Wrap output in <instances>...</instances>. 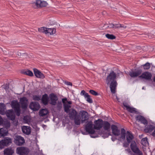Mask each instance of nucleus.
<instances>
[{
    "label": "nucleus",
    "instance_id": "1",
    "mask_svg": "<svg viewBox=\"0 0 155 155\" xmlns=\"http://www.w3.org/2000/svg\"><path fill=\"white\" fill-rule=\"evenodd\" d=\"M12 107L14 109L17 116L20 115L21 113L20 105L17 101H13L11 102Z\"/></svg>",
    "mask_w": 155,
    "mask_h": 155
},
{
    "label": "nucleus",
    "instance_id": "2",
    "mask_svg": "<svg viewBox=\"0 0 155 155\" xmlns=\"http://www.w3.org/2000/svg\"><path fill=\"white\" fill-rule=\"evenodd\" d=\"M19 103L22 109L26 110L28 107V100L25 97L20 98Z\"/></svg>",
    "mask_w": 155,
    "mask_h": 155
},
{
    "label": "nucleus",
    "instance_id": "3",
    "mask_svg": "<svg viewBox=\"0 0 155 155\" xmlns=\"http://www.w3.org/2000/svg\"><path fill=\"white\" fill-rule=\"evenodd\" d=\"M14 142L17 145L21 146L25 143V140L21 136L17 135L15 137Z\"/></svg>",
    "mask_w": 155,
    "mask_h": 155
},
{
    "label": "nucleus",
    "instance_id": "4",
    "mask_svg": "<svg viewBox=\"0 0 155 155\" xmlns=\"http://www.w3.org/2000/svg\"><path fill=\"white\" fill-rule=\"evenodd\" d=\"M16 151L17 154L20 155H27L29 152L28 149L22 147H17Z\"/></svg>",
    "mask_w": 155,
    "mask_h": 155
},
{
    "label": "nucleus",
    "instance_id": "5",
    "mask_svg": "<svg viewBox=\"0 0 155 155\" xmlns=\"http://www.w3.org/2000/svg\"><path fill=\"white\" fill-rule=\"evenodd\" d=\"M93 124L91 120L89 121L87 123L85 127V130L87 132H88L91 134H93L95 132V130L93 128Z\"/></svg>",
    "mask_w": 155,
    "mask_h": 155
},
{
    "label": "nucleus",
    "instance_id": "6",
    "mask_svg": "<svg viewBox=\"0 0 155 155\" xmlns=\"http://www.w3.org/2000/svg\"><path fill=\"white\" fill-rule=\"evenodd\" d=\"M29 107L33 111H36L39 109L40 107L39 103L38 102L32 101L30 103Z\"/></svg>",
    "mask_w": 155,
    "mask_h": 155
},
{
    "label": "nucleus",
    "instance_id": "7",
    "mask_svg": "<svg viewBox=\"0 0 155 155\" xmlns=\"http://www.w3.org/2000/svg\"><path fill=\"white\" fill-rule=\"evenodd\" d=\"M103 121L101 119H99L94 122V128L97 130H100L103 126Z\"/></svg>",
    "mask_w": 155,
    "mask_h": 155
},
{
    "label": "nucleus",
    "instance_id": "8",
    "mask_svg": "<svg viewBox=\"0 0 155 155\" xmlns=\"http://www.w3.org/2000/svg\"><path fill=\"white\" fill-rule=\"evenodd\" d=\"M80 114L81 116L80 118L82 123H83L88 119L89 117L88 113L87 111L83 110L80 112Z\"/></svg>",
    "mask_w": 155,
    "mask_h": 155
},
{
    "label": "nucleus",
    "instance_id": "9",
    "mask_svg": "<svg viewBox=\"0 0 155 155\" xmlns=\"http://www.w3.org/2000/svg\"><path fill=\"white\" fill-rule=\"evenodd\" d=\"M116 75L114 71H112L107 76L106 81L107 84H109L111 81L115 80Z\"/></svg>",
    "mask_w": 155,
    "mask_h": 155
},
{
    "label": "nucleus",
    "instance_id": "10",
    "mask_svg": "<svg viewBox=\"0 0 155 155\" xmlns=\"http://www.w3.org/2000/svg\"><path fill=\"white\" fill-rule=\"evenodd\" d=\"M135 119L138 122H140L141 123L145 125H147L148 124V121L143 116L141 115H138L136 116Z\"/></svg>",
    "mask_w": 155,
    "mask_h": 155
},
{
    "label": "nucleus",
    "instance_id": "11",
    "mask_svg": "<svg viewBox=\"0 0 155 155\" xmlns=\"http://www.w3.org/2000/svg\"><path fill=\"white\" fill-rule=\"evenodd\" d=\"M50 104L53 105H55L57 104L58 100L57 96L54 93H51L50 95Z\"/></svg>",
    "mask_w": 155,
    "mask_h": 155
},
{
    "label": "nucleus",
    "instance_id": "12",
    "mask_svg": "<svg viewBox=\"0 0 155 155\" xmlns=\"http://www.w3.org/2000/svg\"><path fill=\"white\" fill-rule=\"evenodd\" d=\"M8 118L12 120H14L15 118V116L12 110H9L6 112H5Z\"/></svg>",
    "mask_w": 155,
    "mask_h": 155
},
{
    "label": "nucleus",
    "instance_id": "13",
    "mask_svg": "<svg viewBox=\"0 0 155 155\" xmlns=\"http://www.w3.org/2000/svg\"><path fill=\"white\" fill-rule=\"evenodd\" d=\"M67 101L66 98H62V102L63 104L64 110L66 113H68L71 110L70 108L71 107L70 105H69L66 104L65 101Z\"/></svg>",
    "mask_w": 155,
    "mask_h": 155
},
{
    "label": "nucleus",
    "instance_id": "14",
    "mask_svg": "<svg viewBox=\"0 0 155 155\" xmlns=\"http://www.w3.org/2000/svg\"><path fill=\"white\" fill-rule=\"evenodd\" d=\"M112 133L115 136H118L120 134V130L118 129L117 127L115 125H112L111 126Z\"/></svg>",
    "mask_w": 155,
    "mask_h": 155
},
{
    "label": "nucleus",
    "instance_id": "15",
    "mask_svg": "<svg viewBox=\"0 0 155 155\" xmlns=\"http://www.w3.org/2000/svg\"><path fill=\"white\" fill-rule=\"evenodd\" d=\"M142 71L141 69L138 70L136 71H132L129 72V75L133 78H134L139 76L141 74Z\"/></svg>",
    "mask_w": 155,
    "mask_h": 155
},
{
    "label": "nucleus",
    "instance_id": "16",
    "mask_svg": "<svg viewBox=\"0 0 155 155\" xmlns=\"http://www.w3.org/2000/svg\"><path fill=\"white\" fill-rule=\"evenodd\" d=\"M117 85V83L116 80L111 81L110 87L111 91L112 93L114 94L115 93Z\"/></svg>",
    "mask_w": 155,
    "mask_h": 155
},
{
    "label": "nucleus",
    "instance_id": "17",
    "mask_svg": "<svg viewBox=\"0 0 155 155\" xmlns=\"http://www.w3.org/2000/svg\"><path fill=\"white\" fill-rule=\"evenodd\" d=\"M41 102L45 105L48 104L49 101V98L47 94H45L42 95V98H41Z\"/></svg>",
    "mask_w": 155,
    "mask_h": 155
},
{
    "label": "nucleus",
    "instance_id": "18",
    "mask_svg": "<svg viewBox=\"0 0 155 155\" xmlns=\"http://www.w3.org/2000/svg\"><path fill=\"white\" fill-rule=\"evenodd\" d=\"M152 75L151 73L147 71L143 73L140 76V78L145 79L147 80H150L151 79Z\"/></svg>",
    "mask_w": 155,
    "mask_h": 155
},
{
    "label": "nucleus",
    "instance_id": "19",
    "mask_svg": "<svg viewBox=\"0 0 155 155\" xmlns=\"http://www.w3.org/2000/svg\"><path fill=\"white\" fill-rule=\"evenodd\" d=\"M33 71L35 76L37 78L42 79L45 78L44 74L37 69L34 68Z\"/></svg>",
    "mask_w": 155,
    "mask_h": 155
},
{
    "label": "nucleus",
    "instance_id": "20",
    "mask_svg": "<svg viewBox=\"0 0 155 155\" xmlns=\"http://www.w3.org/2000/svg\"><path fill=\"white\" fill-rule=\"evenodd\" d=\"M68 117L71 120H73L74 117L77 116V112L76 110L74 109H72L68 113Z\"/></svg>",
    "mask_w": 155,
    "mask_h": 155
},
{
    "label": "nucleus",
    "instance_id": "21",
    "mask_svg": "<svg viewBox=\"0 0 155 155\" xmlns=\"http://www.w3.org/2000/svg\"><path fill=\"white\" fill-rule=\"evenodd\" d=\"M2 140L5 147H8L12 143V139L9 137H5Z\"/></svg>",
    "mask_w": 155,
    "mask_h": 155
},
{
    "label": "nucleus",
    "instance_id": "22",
    "mask_svg": "<svg viewBox=\"0 0 155 155\" xmlns=\"http://www.w3.org/2000/svg\"><path fill=\"white\" fill-rule=\"evenodd\" d=\"M123 106L126 108L127 110L131 113H136L137 111L136 109L134 107H131L127 105L126 103H123Z\"/></svg>",
    "mask_w": 155,
    "mask_h": 155
},
{
    "label": "nucleus",
    "instance_id": "23",
    "mask_svg": "<svg viewBox=\"0 0 155 155\" xmlns=\"http://www.w3.org/2000/svg\"><path fill=\"white\" fill-rule=\"evenodd\" d=\"M126 140L128 143H130L134 138V136L130 132L127 131L126 132Z\"/></svg>",
    "mask_w": 155,
    "mask_h": 155
},
{
    "label": "nucleus",
    "instance_id": "24",
    "mask_svg": "<svg viewBox=\"0 0 155 155\" xmlns=\"http://www.w3.org/2000/svg\"><path fill=\"white\" fill-rule=\"evenodd\" d=\"M22 130L23 133L26 135H29L31 132V127L27 126H23L22 127Z\"/></svg>",
    "mask_w": 155,
    "mask_h": 155
},
{
    "label": "nucleus",
    "instance_id": "25",
    "mask_svg": "<svg viewBox=\"0 0 155 155\" xmlns=\"http://www.w3.org/2000/svg\"><path fill=\"white\" fill-rule=\"evenodd\" d=\"M155 128V125L150 124L146 126L145 128L144 129V131L147 133H150Z\"/></svg>",
    "mask_w": 155,
    "mask_h": 155
},
{
    "label": "nucleus",
    "instance_id": "26",
    "mask_svg": "<svg viewBox=\"0 0 155 155\" xmlns=\"http://www.w3.org/2000/svg\"><path fill=\"white\" fill-rule=\"evenodd\" d=\"M14 152V150L12 148H7L4 150V155H12Z\"/></svg>",
    "mask_w": 155,
    "mask_h": 155
},
{
    "label": "nucleus",
    "instance_id": "27",
    "mask_svg": "<svg viewBox=\"0 0 155 155\" xmlns=\"http://www.w3.org/2000/svg\"><path fill=\"white\" fill-rule=\"evenodd\" d=\"M8 130L6 128H0V137L8 135Z\"/></svg>",
    "mask_w": 155,
    "mask_h": 155
},
{
    "label": "nucleus",
    "instance_id": "28",
    "mask_svg": "<svg viewBox=\"0 0 155 155\" xmlns=\"http://www.w3.org/2000/svg\"><path fill=\"white\" fill-rule=\"evenodd\" d=\"M6 109V106L4 104L0 103V114L2 115H4L5 114V110Z\"/></svg>",
    "mask_w": 155,
    "mask_h": 155
},
{
    "label": "nucleus",
    "instance_id": "29",
    "mask_svg": "<svg viewBox=\"0 0 155 155\" xmlns=\"http://www.w3.org/2000/svg\"><path fill=\"white\" fill-rule=\"evenodd\" d=\"M48 113V111L47 109H42L39 112V114L41 117H44Z\"/></svg>",
    "mask_w": 155,
    "mask_h": 155
},
{
    "label": "nucleus",
    "instance_id": "30",
    "mask_svg": "<svg viewBox=\"0 0 155 155\" xmlns=\"http://www.w3.org/2000/svg\"><path fill=\"white\" fill-rule=\"evenodd\" d=\"M103 126L104 129L105 130H108L110 127V124L107 121H104L103 122Z\"/></svg>",
    "mask_w": 155,
    "mask_h": 155
},
{
    "label": "nucleus",
    "instance_id": "31",
    "mask_svg": "<svg viewBox=\"0 0 155 155\" xmlns=\"http://www.w3.org/2000/svg\"><path fill=\"white\" fill-rule=\"evenodd\" d=\"M126 135V132L124 128L121 129V136L120 138L121 139L123 140H124L125 139Z\"/></svg>",
    "mask_w": 155,
    "mask_h": 155
},
{
    "label": "nucleus",
    "instance_id": "32",
    "mask_svg": "<svg viewBox=\"0 0 155 155\" xmlns=\"http://www.w3.org/2000/svg\"><path fill=\"white\" fill-rule=\"evenodd\" d=\"M74 122L75 124L77 125H79L80 124V116L78 115L74 118Z\"/></svg>",
    "mask_w": 155,
    "mask_h": 155
},
{
    "label": "nucleus",
    "instance_id": "33",
    "mask_svg": "<svg viewBox=\"0 0 155 155\" xmlns=\"http://www.w3.org/2000/svg\"><path fill=\"white\" fill-rule=\"evenodd\" d=\"M47 31L48 34H49L50 35H52L55 34L56 32V29L55 28H47Z\"/></svg>",
    "mask_w": 155,
    "mask_h": 155
},
{
    "label": "nucleus",
    "instance_id": "34",
    "mask_svg": "<svg viewBox=\"0 0 155 155\" xmlns=\"http://www.w3.org/2000/svg\"><path fill=\"white\" fill-rule=\"evenodd\" d=\"M38 31L41 32L43 33L46 34H48L47 31V28L45 27H42L41 28H38Z\"/></svg>",
    "mask_w": 155,
    "mask_h": 155
},
{
    "label": "nucleus",
    "instance_id": "35",
    "mask_svg": "<svg viewBox=\"0 0 155 155\" xmlns=\"http://www.w3.org/2000/svg\"><path fill=\"white\" fill-rule=\"evenodd\" d=\"M23 73L25 75L31 77L33 76V74L32 71L29 70H28L26 71H24Z\"/></svg>",
    "mask_w": 155,
    "mask_h": 155
},
{
    "label": "nucleus",
    "instance_id": "36",
    "mask_svg": "<svg viewBox=\"0 0 155 155\" xmlns=\"http://www.w3.org/2000/svg\"><path fill=\"white\" fill-rule=\"evenodd\" d=\"M85 98H86V100L90 103H93V101L92 99L91 98V96L88 94H86V96L84 97Z\"/></svg>",
    "mask_w": 155,
    "mask_h": 155
},
{
    "label": "nucleus",
    "instance_id": "37",
    "mask_svg": "<svg viewBox=\"0 0 155 155\" xmlns=\"http://www.w3.org/2000/svg\"><path fill=\"white\" fill-rule=\"evenodd\" d=\"M141 144L143 146H146L147 144L148 143L147 138L145 137L143 138L141 141Z\"/></svg>",
    "mask_w": 155,
    "mask_h": 155
},
{
    "label": "nucleus",
    "instance_id": "38",
    "mask_svg": "<svg viewBox=\"0 0 155 155\" xmlns=\"http://www.w3.org/2000/svg\"><path fill=\"white\" fill-rule=\"evenodd\" d=\"M41 96L39 95H34L33 96V100L35 101H39L41 100Z\"/></svg>",
    "mask_w": 155,
    "mask_h": 155
},
{
    "label": "nucleus",
    "instance_id": "39",
    "mask_svg": "<svg viewBox=\"0 0 155 155\" xmlns=\"http://www.w3.org/2000/svg\"><path fill=\"white\" fill-rule=\"evenodd\" d=\"M105 36L108 39L110 40H113L116 38V37L112 34H107Z\"/></svg>",
    "mask_w": 155,
    "mask_h": 155
},
{
    "label": "nucleus",
    "instance_id": "40",
    "mask_svg": "<svg viewBox=\"0 0 155 155\" xmlns=\"http://www.w3.org/2000/svg\"><path fill=\"white\" fill-rule=\"evenodd\" d=\"M142 66H143V69L144 70H148L149 69L150 67V64L148 62L146 63L144 65H142L141 67Z\"/></svg>",
    "mask_w": 155,
    "mask_h": 155
},
{
    "label": "nucleus",
    "instance_id": "41",
    "mask_svg": "<svg viewBox=\"0 0 155 155\" xmlns=\"http://www.w3.org/2000/svg\"><path fill=\"white\" fill-rule=\"evenodd\" d=\"M131 149L132 151L135 153H138L140 151V150L137 147H136L134 148H132Z\"/></svg>",
    "mask_w": 155,
    "mask_h": 155
},
{
    "label": "nucleus",
    "instance_id": "42",
    "mask_svg": "<svg viewBox=\"0 0 155 155\" xmlns=\"http://www.w3.org/2000/svg\"><path fill=\"white\" fill-rule=\"evenodd\" d=\"M131 149L132 151L135 153H138L140 151V150L137 147H136L134 148H132Z\"/></svg>",
    "mask_w": 155,
    "mask_h": 155
},
{
    "label": "nucleus",
    "instance_id": "43",
    "mask_svg": "<svg viewBox=\"0 0 155 155\" xmlns=\"http://www.w3.org/2000/svg\"><path fill=\"white\" fill-rule=\"evenodd\" d=\"M89 92L92 94L94 96L98 95L99 94L98 93L93 90H90L89 91Z\"/></svg>",
    "mask_w": 155,
    "mask_h": 155
},
{
    "label": "nucleus",
    "instance_id": "44",
    "mask_svg": "<svg viewBox=\"0 0 155 155\" xmlns=\"http://www.w3.org/2000/svg\"><path fill=\"white\" fill-rule=\"evenodd\" d=\"M23 120L25 123H27L30 122V120L27 116H24L23 118Z\"/></svg>",
    "mask_w": 155,
    "mask_h": 155
},
{
    "label": "nucleus",
    "instance_id": "45",
    "mask_svg": "<svg viewBox=\"0 0 155 155\" xmlns=\"http://www.w3.org/2000/svg\"><path fill=\"white\" fill-rule=\"evenodd\" d=\"M130 148H134L135 147H137V144L136 142L134 141H132V142H130Z\"/></svg>",
    "mask_w": 155,
    "mask_h": 155
},
{
    "label": "nucleus",
    "instance_id": "46",
    "mask_svg": "<svg viewBox=\"0 0 155 155\" xmlns=\"http://www.w3.org/2000/svg\"><path fill=\"white\" fill-rule=\"evenodd\" d=\"M48 5V3L46 1H41V5L40 7H45Z\"/></svg>",
    "mask_w": 155,
    "mask_h": 155
},
{
    "label": "nucleus",
    "instance_id": "47",
    "mask_svg": "<svg viewBox=\"0 0 155 155\" xmlns=\"http://www.w3.org/2000/svg\"><path fill=\"white\" fill-rule=\"evenodd\" d=\"M41 3V0H37L35 3L37 7H40Z\"/></svg>",
    "mask_w": 155,
    "mask_h": 155
},
{
    "label": "nucleus",
    "instance_id": "48",
    "mask_svg": "<svg viewBox=\"0 0 155 155\" xmlns=\"http://www.w3.org/2000/svg\"><path fill=\"white\" fill-rule=\"evenodd\" d=\"M5 147L2 140H1L0 141V150H2Z\"/></svg>",
    "mask_w": 155,
    "mask_h": 155
},
{
    "label": "nucleus",
    "instance_id": "49",
    "mask_svg": "<svg viewBox=\"0 0 155 155\" xmlns=\"http://www.w3.org/2000/svg\"><path fill=\"white\" fill-rule=\"evenodd\" d=\"M122 27V25L121 24H115L114 25V28H120Z\"/></svg>",
    "mask_w": 155,
    "mask_h": 155
},
{
    "label": "nucleus",
    "instance_id": "50",
    "mask_svg": "<svg viewBox=\"0 0 155 155\" xmlns=\"http://www.w3.org/2000/svg\"><path fill=\"white\" fill-rule=\"evenodd\" d=\"M130 143H128V142H124L123 144V146L125 147H127L129 146Z\"/></svg>",
    "mask_w": 155,
    "mask_h": 155
},
{
    "label": "nucleus",
    "instance_id": "51",
    "mask_svg": "<svg viewBox=\"0 0 155 155\" xmlns=\"http://www.w3.org/2000/svg\"><path fill=\"white\" fill-rule=\"evenodd\" d=\"M5 128H6L8 130V129L9 128L10 126V123L8 122H6V123H5Z\"/></svg>",
    "mask_w": 155,
    "mask_h": 155
},
{
    "label": "nucleus",
    "instance_id": "52",
    "mask_svg": "<svg viewBox=\"0 0 155 155\" xmlns=\"http://www.w3.org/2000/svg\"><path fill=\"white\" fill-rule=\"evenodd\" d=\"M114 25L113 24H109V25L107 26V27H105V28H114Z\"/></svg>",
    "mask_w": 155,
    "mask_h": 155
},
{
    "label": "nucleus",
    "instance_id": "53",
    "mask_svg": "<svg viewBox=\"0 0 155 155\" xmlns=\"http://www.w3.org/2000/svg\"><path fill=\"white\" fill-rule=\"evenodd\" d=\"M88 93L85 92L84 90H82L81 91V95H84V97L86 96V94H87Z\"/></svg>",
    "mask_w": 155,
    "mask_h": 155
},
{
    "label": "nucleus",
    "instance_id": "54",
    "mask_svg": "<svg viewBox=\"0 0 155 155\" xmlns=\"http://www.w3.org/2000/svg\"><path fill=\"white\" fill-rule=\"evenodd\" d=\"M65 84L68 85L72 86V83L69 81H66L65 82Z\"/></svg>",
    "mask_w": 155,
    "mask_h": 155
},
{
    "label": "nucleus",
    "instance_id": "55",
    "mask_svg": "<svg viewBox=\"0 0 155 155\" xmlns=\"http://www.w3.org/2000/svg\"><path fill=\"white\" fill-rule=\"evenodd\" d=\"M61 105H62L61 103V102L59 103L58 104L57 107L59 109H61L62 107Z\"/></svg>",
    "mask_w": 155,
    "mask_h": 155
},
{
    "label": "nucleus",
    "instance_id": "56",
    "mask_svg": "<svg viewBox=\"0 0 155 155\" xmlns=\"http://www.w3.org/2000/svg\"><path fill=\"white\" fill-rule=\"evenodd\" d=\"M3 120L2 117L0 116V125L3 124Z\"/></svg>",
    "mask_w": 155,
    "mask_h": 155
},
{
    "label": "nucleus",
    "instance_id": "57",
    "mask_svg": "<svg viewBox=\"0 0 155 155\" xmlns=\"http://www.w3.org/2000/svg\"><path fill=\"white\" fill-rule=\"evenodd\" d=\"M125 150L127 152H128L129 153H130L131 152L129 148H128L127 149H125Z\"/></svg>",
    "mask_w": 155,
    "mask_h": 155
},
{
    "label": "nucleus",
    "instance_id": "58",
    "mask_svg": "<svg viewBox=\"0 0 155 155\" xmlns=\"http://www.w3.org/2000/svg\"><path fill=\"white\" fill-rule=\"evenodd\" d=\"M66 103H67L68 104H72V102L71 101H68L67 100V101H65Z\"/></svg>",
    "mask_w": 155,
    "mask_h": 155
},
{
    "label": "nucleus",
    "instance_id": "59",
    "mask_svg": "<svg viewBox=\"0 0 155 155\" xmlns=\"http://www.w3.org/2000/svg\"><path fill=\"white\" fill-rule=\"evenodd\" d=\"M152 135L153 136L155 137V129L154 130V131L153 132Z\"/></svg>",
    "mask_w": 155,
    "mask_h": 155
},
{
    "label": "nucleus",
    "instance_id": "60",
    "mask_svg": "<svg viewBox=\"0 0 155 155\" xmlns=\"http://www.w3.org/2000/svg\"><path fill=\"white\" fill-rule=\"evenodd\" d=\"M138 155H143V153L140 151V153H138Z\"/></svg>",
    "mask_w": 155,
    "mask_h": 155
},
{
    "label": "nucleus",
    "instance_id": "61",
    "mask_svg": "<svg viewBox=\"0 0 155 155\" xmlns=\"http://www.w3.org/2000/svg\"><path fill=\"white\" fill-rule=\"evenodd\" d=\"M111 139L113 141H114L116 139V138H113L112 137H111Z\"/></svg>",
    "mask_w": 155,
    "mask_h": 155
},
{
    "label": "nucleus",
    "instance_id": "62",
    "mask_svg": "<svg viewBox=\"0 0 155 155\" xmlns=\"http://www.w3.org/2000/svg\"><path fill=\"white\" fill-rule=\"evenodd\" d=\"M121 28H127V26H122V27Z\"/></svg>",
    "mask_w": 155,
    "mask_h": 155
},
{
    "label": "nucleus",
    "instance_id": "63",
    "mask_svg": "<svg viewBox=\"0 0 155 155\" xmlns=\"http://www.w3.org/2000/svg\"><path fill=\"white\" fill-rule=\"evenodd\" d=\"M81 133L83 134H85V132H83L82 131H81Z\"/></svg>",
    "mask_w": 155,
    "mask_h": 155
},
{
    "label": "nucleus",
    "instance_id": "64",
    "mask_svg": "<svg viewBox=\"0 0 155 155\" xmlns=\"http://www.w3.org/2000/svg\"><path fill=\"white\" fill-rule=\"evenodd\" d=\"M153 81L155 82V76L154 77V78H153Z\"/></svg>",
    "mask_w": 155,
    "mask_h": 155
}]
</instances>
